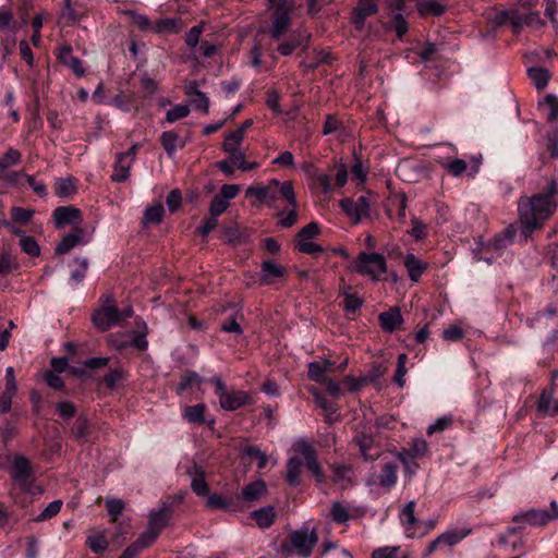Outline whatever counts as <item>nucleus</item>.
Wrapping results in <instances>:
<instances>
[{
	"mask_svg": "<svg viewBox=\"0 0 558 558\" xmlns=\"http://www.w3.org/2000/svg\"><path fill=\"white\" fill-rule=\"evenodd\" d=\"M205 412L206 405L204 403L190 405L183 410V418L189 423L203 425L205 423Z\"/></svg>",
	"mask_w": 558,
	"mask_h": 558,
	"instance_id": "f704fd0d",
	"label": "nucleus"
},
{
	"mask_svg": "<svg viewBox=\"0 0 558 558\" xmlns=\"http://www.w3.org/2000/svg\"><path fill=\"white\" fill-rule=\"evenodd\" d=\"M543 105H545L549 110L548 116H547V121L548 122L557 121L558 120V98L555 95L549 94L544 98L543 102H539V106H543Z\"/></svg>",
	"mask_w": 558,
	"mask_h": 558,
	"instance_id": "0e129e2a",
	"label": "nucleus"
},
{
	"mask_svg": "<svg viewBox=\"0 0 558 558\" xmlns=\"http://www.w3.org/2000/svg\"><path fill=\"white\" fill-rule=\"evenodd\" d=\"M15 327L13 320L3 322L0 318V351H4L10 342L11 330Z\"/></svg>",
	"mask_w": 558,
	"mask_h": 558,
	"instance_id": "bf43d9fd",
	"label": "nucleus"
},
{
	"mask_svg": "<svg viewBox=\"0 0 558 558\" xmlns=\"http://www.w3.org/2000/svg\"><path fill=\"white\" fill-rule=\"evenodd\" d=\"M159 534L147 526L146 531L143 532L138 538L130 544L122 553L126 558H135L140 553L149 547L157 538Z\"/></svg>",
	"mask_w": 558,
	"mask_h": 558,
	"instance_id": "aec40b11",
	"label": "nucleus"
},
{
	"mask_svg": "<svg viewBox=\"0 0 558 558\" xmlns=\"http://www.w3.org/2000/svg\"><path fill=\"white\" fill-rule=\"evenodd\" d=\"M11 478L15 488L32 502L34 498V478L32 476V464L25 457L21 454L12 457Z\"/></svg>",
	"mask_w": 558,
	"mask_h": 558,
	"instance_id": "0eeeda50",
	"label": "nucleus"
},
{
	"mask_svg": "<svg viewBox=\"0 0 558 558\" xmlns=\"http://www.w3.org/2000/svg\"><path fill=\"white\" fill-rule=\"evenodd\" d=\"M266 2L270 21L268 35L271 40H279L291 26L294 2L292 0H266Z\"/></svg>",
	"mask_w": 558,
	"mask_h": 558,
	"instance_id": "7ed1b4c3",
	"label": "nucleus"
},
{
	"mask_svg": "<svg viewBox=\"0 0 558 558\" xmlns=\"http://www.w3.org/2000/svg\"><path fill=\"white\" fill-rule=\"evenodd\" d=\"M206 508L210 510L222 509L227 511H236L239 509L238 505L233 500L227 499L217 493L208 495Z\"/></svg>",
	"mask_w": 558,
	"mask_h": 558,
	"instance_id": "72a5a7b5",
	"label": "nucleus"
},
{
	"mask_svg": "<svg viewBox=\"0 0 558 558\" xmlns=\"http://www.w3.org/2000/svg\"><path fill=\"white\" fill-rule=\"evenodd\" d=\"M396 457L403 464L405 474L412 476L418 468L416 458L405 451V448L397 451Z\"/></svg>",
	"mask_w": 558,
	"mask_h": 558,
	"instance_id": "a18cd8bd",
	"label": "nucleus"
},
{
	"mask_svg": "<svg viewBox=\"0 0 558 558\" xmlns=\"http://www.w3.org/2000/svg\"><path fill=\"white\" fill-rule=\"evenodd\" d=\"M317 542L318 535L315 529L312 531L307 529L296 530L291 532L288 538L281 542L278 553L283 558H289L293 554L306 558L312 555Z\"/></svg>",
	"mask_w": 558,
	"mask_h": 558,
	"instance_id": "20e7f679",
	"label": "nucleus"
},
{
	"mask_svg": "<svg viewBox=\"0 0 558 558\" xmlns=\"http://www.w3.org/2000/svg\"><path fill=\"white\" fill-rule=\"evenodd\" d=\"M165 209L161 204L148 207L144 213V222L159 225L163 219Z\"/></svg>",
	"mask_w": 558,
	"mask_h": 558,
	"instance_id": "8fccbe9b",
	"label": "nucleus"
},
{
	"mask_svg": "<svg viewBox=\"0 0 558 558\" xmlns=\"http://www.w3.org/2000/svg\"><path fill=\"white\" fill-rule=\"evenodd\" d=\"M442 168L452 177H460L468 169V165L463 159H452L442 165Z\"/></svg>",
	"mask_w": 558,
	"mask_h": 558,
	"instance_id": "13d9d810",
	"label": "nucleus"
},
{
	"mask_svg": "<svg viewBox=\"0 0 558 558\" xmlns=\"http://www.w3.org/2000/svg\"><path fill=\"white\" fill-rule=\"evenodd\" d=\"M537 411L550 416L558 414V404L554 400L551 392H542L537 402Z\"/></svg>",
	"mask_w": 558,
	"mask_h": 558,
	"instance_id": "4c0bfd02",
	"label": "nucleus"
},
{
	"mask_svg": "<svg viewBox=\"0 0 558 558\" xmlns=\"http://www.w3.org/2000/svg\"><path fill=\"white\" fill-rule=\"evenodd\" d=\"M404 267L411 281L417 282L422 275L427 270L428 265L417 258L414 254L409 253L404 257Z\"/></svg>",
	"mask_w": 558,
	"mask_h": 558,
	"instance_id": "a878e982",
	"label": "nucleus"
},
{
	"mask_svg": "<svg viewBox=\"0 0 558 558\" xmlns=\"http://www.w3.org/2000/svg\"><path fill=\"white\" fill-rule=\"evenodd\" d=\"M185 95L191 99L194 108L204 114L209 112V99L205 93L198 88L197 82H192L185 89Z\"/></svg>",
	"mask_w": 558,
	"mask_h": 558,
	"instance_id": "5701e85b",
	"label": "nucleus"
},
{
	"mask_svg": "<svg viewBox=\"0 0 558 558\" xmlns=\"http://www.w3.org/2000/svg\"><path fill=\"white\" fill-rule=\"evenodd\" d=\"M101 306L92 314V322L97 330L105 332L119 324V310L111 293L100 298Z\"/></svg>",
	"mask_w": 558,
	"mask_h": 558,
	"instance_id": "1a4fd4ad",
	"label": "nucleus"
},
{
	"mask_svg": "<svg viewBox=\"0 0 558 558\" xmlns=\"http://www.w3.org/2000/svg\"><path fill=\"white\" fill-rule=\"evenodd\" d=\"M84 230L81 227H74L72 230L63 235L59 244L56 246L54 253L63 255L69 253L73 247L83 242Z\"/></svg>",
	"mask_w": 558,
	"mask_h": 558,
	"instance_id": "412c9836",
	"label": "nucleus"
},
{
	"mask_svg": "<svg viewBox=\"0 0 558 558\" xmlns=\"http://www.w3.org/2000/svg\"><path fill=\"white\" fill-rule=\"evenodd\" d=\"M302 465L303 461L299 457L288 459L284 480L290 486L296 487L301 484Z\"/></svg>",
	"mask_w": 558,
	"mask_h": 558,
	"instance_id": "bb28decb",
	"label": "nucleus"
},
{
	"mask_svg": "<svg viewBox=\"0 0 558 558\" xmlns=\"http://www.w3.org/2000/svg\"><path fill=\"white\" fill-rule=\"evenodd\" d=\"M202 383L201 377L197 373L191 369H186L182 373L180 381L177 386L178 393H182L193 385H199Z\"/></svg>",
	"mask_w": 558,
	"mask_h": 558,
	"instance_id": "c03bdc74",
	"label": "nucleus"
},
{
	"mask_svg": "<svg viewBox=\"0 0 558 558\" xmlns=\"http://www.w3.org/2000/svg\"><path fill=\"white\" fill-rule=\"evenodd\" d=\"M276 510L272 506L263 507L251 513V518L260 529L270 527L276 520Z\"/></svg>",
	"mask_w": 558,
	"mask_h": 558,
	"instance_id": "7c9ffc66",
	"label": "nucleus"
},
{
	"mask_svg": "<svg viewBox=\"0 0 558 558\" xmlns=\"http://www.w3.org/2000/svg\"><path fill=\"white\" fill-rule=\"evenodd\" d=\"M71 433L77 442L85 444L89 437L87 418L84 416H78L71 428Z\"/></svg>",
	"mask_w": 558,
	"mask_h": 558,
	"instance_id": "58836bf2",
	"label": "nucleus"
},
{
	"mask_svg": "<svg viewBox=\"0 0 558 558\" xmlns=\"http://www.w3.org/2000/svg\"><path fill=\"white\" fill-rule=\"evenodd\" d=\"M400 519L404 525L405 532L409 537L417 535L415 524L417 519L415 517V502L409 501L401 511Z\"/></svg>",
	"mask_w": 558,
	"mask_h": 558,
	"instance_id": "c756f323",
	"label": "nucleus"
},
{
	"mask_svg": "<svg viewBox=\"0 0 558 558\" xmlns=\"http://www.w3.org/2000/svg\"><path fill=\"white\" fill-rule=\"evenodd\" d=\"M344 300L342 302V307L345 312L355 313L363 305V300L356 293L352 292V288L347 286L343 291Z\"/></svg>",
	"mask_w": 558,
	"mask_h": 558,
	"instance_id": "ea45409f",
	"label": "nucleus"
},
{
	"mask_svg": "<svg viewBox=\"0 0 558 558\" xmlns=\"http://www.w3.org/2000/svg\"><path fill=\"white\" fill-rule=\"evenodd\" d=\"M535 187V194L522 196L518 202L520 230L525 239L543 228L558 207V182L554 177L542 178Z\"/></svg>",
	"mask_w": 558,
	"mask_h": 558,
	"instance_id": "f257e3e1",
	"label": "nucleus"
},
{
	"mask_svg": "<svg viewBox=\"0 0 558 558\" xmlns=\"http://www.w3.org/2000/svg\"><path fill=\"white\" fill-rule=\"evenodd\" d=\"M308 391L314 397L316 405L326 411L327 415L333 414L337 411L336 404L328 401L318 388L311 387Z\"/></svg>",
	"mask_w": 558,
	"mask_h": 558,
	"instance_id": "37998d69",
	"label": "nucleus"
},
{
	"mask_svg": "<svg viewBox=\"0 0 558 558\" xmlns=\"http://www.w3.org/2000/svg\"><path fill=\"white\" fill-rule=\"evenodd\" d=\"M333 362L330 360H322L311 362L307 366V378L320 384L327 378V373L331 369Z\"/></svg>",
	"mask_w": 558,
	"mask_h": 558,
	"instance_id": "393cba45",
	"label": "nucleus"
},
{
	"mask_svg": "<svg viewBox=\"0 0 558 558\" xmlns=\"http://www.w3.org/2000/svg\"><path fill=\"white\" fill-rule=\"evenodd\" d=\"M405 451H408L410 454H412L416 459H420L427 453L428 445L423 438H415L410 444V447L405 448Z\"/></svg>",
	"mask_w": 558,
	"mask_h": 558,
	"instance_id": "680f3d73",
	"label": "nucleus"
},
{
	"mask_svg": "<svg viewBox=\"0 0 558 558\" xmlns=\"http://www.w3.org/2000/svg\"><path fill=\"white\" fill-rule=\"evenodd\" d=\"M378 12L377 0H359L352 10L351 23L355 29L362 31L365 26L367 17L375 15Z\"/></svg>",
	"mask_w": 558,
	"mask_h": 558,
	"instance_id": "4468645a",
	"label": "nucleus"
},
{
	"mask_svg": "<svg viewBox=\"0 0 558 558\" xmlns=\"http://www.w3.org/2000/svg\"><path fill=\"white\" fill-rule=\"evenodd\" d=\"M558 519V506L556 501L550 502V511L531 509L525 513L513 517L515 523H526L533 526L546 525L549 521Z\"/></svg>",
	"mask_w": 558,
	"mask_h": 558,
	"instance_id": "f8f14e48",
	"label": "nucleus"
},
{
	"mask_svg": "<svg viewBox=\"0 0 558 558\" xmlns=\"http://www.w3.org/2000/svg\"><path fill=\"white\" fill-rule=\"evenodd\" d=\"M527 75L537 89H544L550 78L549 71L545 68H530Z\"/></svg>",
	"mask_w": 558,
	"mask_h": 558,
	"instance_id": "a19ab883",
	"label": "nucleus"
},
{
	"mask_svg": "<svg viewBox=\"0 0 558 558\" xmlns=\"http://www.w3.org/2000/svg\"><path fill=\"white\" fill-rule=\"evenodd\" d=\"M137 328L141 330L132 340V345L141 351H144L147 349L148 342L146 340L147 336V326L146 323L143 320L136 322Z\"/></svg>",
	"mask_w": 558,
	"mask_h": 558,
	"instance_id": "4d7b16f0",
	"label": "nucleus"
},
{
	"mask_svg": "<svg viewBox=\"0 0 558 558\" xmlns=\"http://www.w3.org/2000/svg\"><path fill=\"white\" fill-rule=\"evenodd\" d=\"M267 485L263 480L251 482L242 488L241 498L246 502H255L266 496Z\"/></svg>",
	"mask_w": 558,
	"mask_h": 558,
	"instance_id": "b1692460",
	"label": "nucleus"
},
{
	"mask_svg": "<svg viewBox=\"0 0 558 558\" xmlns=\"http://www.w3.org/2000/svg\"><path fill=\"white\" fill-rule=\"evenodd\" d=\"M352 441L359 448L360 454L365 461H374L379 458V447L372 435L360 433L354 436Z\"/></svg>",
	"mask_w": 558,
	"mask_h": 558,
	"instance_id": "f3484780",
	"label": "nucleus"
},
{
	"mask_svg": "<svg viewBox=\"0 0 558 558\" xmlns=\"http://www.w3.org/2000/svg\"><path fill=\"white\" fill-rule=\"evenodd\" d=\"M86 545L95 554H102L109 547V542L105 531L97 532L87 536Z\"/></svg>",
	"mask_w": 558,
	"mask_h": 558,
	"instance_id": "e433bc0d",
	"label": "nucleus"
},
{
	"mask_svg": "<svg viewBox=\"0 0 558 558\" xmlns=\"http://www.w3.org/2000/svg\"><path fill=\"white\" fill-rule=\"evenodd\" d=\"M472 532L471 529L451 530L438 535L429 542L422 554V558H428L436 550L444 546L453 547Z\"/></svg>",
	"mask_w": 558,
	"mask_h": 558,
	"instance_id": "ddd939ff",
	"label": "nucleus"
},
{
	"mask_svg": "<svg viewBox=\"0 0 558 558\" xmlns=\"http://www.w3.org/2000/svg\"><path fill=\"white\" fill-rule=\"evenodd\" d=\"M260 284L271 286L279 279L287 276L288 271L283 265L276 263L274 259L263 260L260 265Z\"/></svg>",
	"mask_w": 558,
	"mask_h": 558,
	"instance_id": "a211bd4d",
	"label": "nucleus"
},
{
	"mask_svg": "<svg viewBox=\"0 0 558 558\" xmlns=\"http://www.w3.org/2000/svg\"><path fill=\"white\" fill-rule=\"evenodd\" d=\"M34 214V210L25 209L23 207L11 208V218L14 223L26 225L32 220Z\"/></svg>",
	"mask_w": 558,
	"mask_h": 558,
	"instance_id": "5fc2aeb1",
	"label": "nucleus"
},
{
	"mask_svg": "<svg viewBox=\"0 0 558 558\" xmlns=\"http://www.w3.org/2000/svg\"><path fill=\"white\" fill-rule=\"evenodd\" d=\"M399 465L397 462L387 461L381 464L378 474L375 476V484L381 488L390 490L398 481Z\"/></svg>",
	"mask_w": 558,
	"mask_h": 558,
	"instance_id": "6ab92c4d",
	"label": "nucleus"
},
{
	"mask_svg": "<svg viewBox=\"0 0 558 558\" xmlns=\"http://www.w3.org/2000/svg\"><path fill=\"white\" fill-rule=\"evenodd\" d=\"M54 192L60 197L71 196L76 192L75 179H59L54 185Z\"/></svg>",
	"mask_w": 558,
	"mask_h": 558,
	"instance_id": "de8ad7c7",
	"label": "nucleus"
},
{
	"mask_svg": "<svg viewBox=\"0 0 558 558\" xmlns=\"http://www.w3.org/2000/svg\"><path fill=\"white\" fill-rule=\"evenodd\" d=\"M408 362V355L405 353H401L398 355L397 360V369L393 376V381L398 385V387L402 388L405 385L404 376L408 372L405 365Z\"/></svg>",
	"mask_w": 558,
	"mask_h": 558,
	"instance_id": "603ef678",
	"label": "nucleus"
},
{
	"mask_svg": "<svg viewBox=\"0 0 558 558\" xmlns=\"http://www.w3.org/2000/svg\"><path fill=\"white\" fill-rule=\"evenodd\" d=\"M244 137L241 135V131H231L225 134L221 148L228 155L235 154L240 149Z\"/></svg>",
	"mask_w": 558,
	"mask_h": 558,
	"instance_id": "c9c22d12",
	"label": "nucleus"
},
{
	"mask_svg": "<svg viewBox=\"0 0 558 558\" xmlns=\"http://www.w3.org/2000/svg\"><path fill=\"white\" fill-rule=\"evenodd\" d=\"M171 518V511L168 508H161L149 515L148 527L155 530L158 534L168 525Z\"/></svg>",
	"mask_w": 558,
	"mask_h": 558,
	"instance_id": "473e14b6",
	"label": "nucleus"
},
{
	"mask_svg": "<svg viewBox=\"0 0 558 558\" xmlns=\"http://www.w3.org/2000/svg\"><path fill=\"white\" fill-rule=\"evenodd\" d=\"M133 165L131 159L124 157V155L117 154L116 162L113 165V171L110 177L113 182H125L130 178V170Z\"/></svg>",
	"mask_w": 558,
	"mask_h": 558,
	"instance_id": "cd10ccee",
	"label": "nucleus"
},
{
	"mask_svg": "<svg viewBox=\"0 0 558 558\" xmlns=\"http://www.w3.org/2000/svg\"><path fill=\"white\" fill-rule=\"evenodd\" d=\"M416 10L422 17L441 16L446 12V5L436 0H423L417 2Z\"/></svg>",
	"mask_w": 558,
	"mask_h": 558,
	"instance_id": "2f4dec72",
	"label": "nucleus"
},
{
	"mask_svg": "<svg viewBox=\"0 0 558 558\" xmlns=\"http://www.w3.org/2000/svg\"><path fill=\"white\" fill-rule=\"evenodd\" d=\"M295 450L302 456L307 470L315 477L317 484L326 483V475L318 461L316 449L306 440H300L295 445Z\"/></svg>",
	"mask_w": 558,
	"mask_h": 558,
	"instance_id": "9d476101",
	"label": "nucleus"
},
{
	"mask_svg": "<svg viewBox=\"0 0 558 558\" xmlns=\"http://www.w3.org/2000/svg\"><path fill=\"white\" fill-rule=\"evenodd\" d=\"M229 156L235 167L244 172L255 170L259 167V162L257 161H247L245 153L241 149L235 154H230Z\"/></svg>",
	"mask_w": 558,
	"mask_h": 558,
	"instance_id": "79ce46f5",
	"label": "nucleus"
},
{
	"mask_svg": "<svg viewBox=\"0 0 558 558\" xmlns=\"http://www.w3.org/2000/svg\"><path fill=\"white\" fill-rule=\"evenodd\" d=\"M329 515L338 524H344L350 519L348 508L340 501L332 502Z\"/></svg>",
	"mask_w": 558,
	"mask_h": 558,
	"instance_id": "49530a36",
	"label": "nucleus"
},
{
	"mask_svg": "<svg viewBox=\"0 0 558 558\" xmlns=\"http://www.w3.org/2000/svg\"><path fill=\"white\" fill-rule=\"evenodd\" d=\"M178 134L172 131H166L160 136V143L168 155L173 154L177 148Z\"/></svg>",
	"mask_w": 558,
	"mask_h": 558,
	"instance_id": "69168bd1",
	"label": "nucleus"
},
{
	"mask_svg": "<svg viewBox=\"0 0 558 558\" xmlns=\"http://www.w3.org/2000/svg\"><path fill=\"white\" fill-rule=\"evenodd\" d=\"M400 547H383L373 551L372 558H408L407 555L399 556Z\"/></svg>",
	"mask_w": 558,
	"mask_h": 558,
	"instance_id": "774afa93",
	"label": "nucleus"
},
{
	"mask_svg": "<svg viewBox=\"0 0 558 558\" xmlns=\"http://www.w3.org/2000/svg\"><path fill=\"white\" fill-rule=\"evenodd\" d=\"M339 206L353 225L360 223L371 215V203L366 196H360L357 199L345 197L340 201Z\"/></svg>",
	"mask_w": 558,
	"mask_h": 558,
	"instance_id": "9b49d317",
	"label": "nucleus"
},
{
	"mask_svg": "<svg viewBox=\"0 0 558 558\" xmlns=\"http://www.w3.org/2000/svg\"><path fill=\"white\" fill-rule=\"evenodd\" d=\"M215 385V393L219 398L220 407L226 411H236L238 409L253 403L252 395L247 391L228 389L220 377L210 378Z\"/></svg>",
	"mask_w": 558,
	"mask_h": 558,
	"instance_id": "423d86ee",
	"label": "nucleus"
},
{
	"mask_svg": "<svg viewBox=\"0 0 558 558\" xmlns=\"http://www.w3.org/2000/svg\"><path fill=\"white\" fill-rule=\"evenodd\" d=\"M190 114V108L187 105H177L166 113V121L173 123L180 119H183Z\"/></svg>",
	"mask_w": 558,
	"mask_h": 558,
	"instance_id": "e2e57ef3",
	"label": "nucleus"
},
{
	"mask_svg": "<svg viewBox=\"0 0 558 558\" xmlns=\"http://www.w3.org/2000/svg\"><path fill=\"white\" fill-rule=\"evenodd\" d=\"M245 456L256 459L257 460V468L264 469L267 465L268 458L265 452H263L258 447L256 446H247L244 449Z\"/></svg>",
	"mask_w": 558,
	"mask_h": 558,
	"instance_id": "338daca9",
	"label": "nucleus"
},
{
	"mask_svg": "<svg viewBox=\"0 0 558 558\" xmlns=\"http://www.w3.org/2000/svg\"><path fill=\"white\" fill-rule=\"evenodd\" d=\"M246 197H254L259 204L272 206L275 202L282 198L289 206H298L296 196L292 181L280 183L271 179L266 185L258 184L246 189Z\"/></svg>",
	"mask_w": 558,
	"mask_h": 558,
	"instance_id": "f03ea898",
	"label": "nucleus"
},
{
	"mask_svg": "<svg viewBox=\"0 0 558 558\" xmlns=\"http://www.w3.org/2000/svg\"><path fill=\"white\" fill-rule=\"evenodd\" d=\"M191 487L197 496L208 495L209 487L202 471H197V474L192 478Z\"/></svg>",
	"mask_w": 558,
	"mask_h": 558,
	"instance_id": "052dcab7",
	"label": "nucleus"
},
{
	"mask_svg": "<svg viewBox=\"0 0 558 558\" xmlns=\"http://www.w3.org/2000/svg\"><path fill=\"white\" fill-rule=\"evenodd\" d=\"M311 189H320L323 193L329 194L332 191L331 178L320 171L311 180Z\"/></svg>",
	"mask_w": 558,
	"mask_h": 558,
	"instance_id": "09e8293b",
	"label": "nucleus"
},
{
	"mask_svg": "<svg viewBox=\"0 0 558 558\" xmlns=\"http://www.w3.org/2000/svg\"><path fill=\"white\" fill-rule=\"evenodd\" d=\"M320 233V227L317 222H310L304 226L296 234V242L310 241Z\"/></svg>",
	"mask_w": 558,
	"mask_h": 558,
	"instance_id": "864d4df0",
	"label": "nucleus"
},
{
	"mask_svg": "<svg viewBox=\"0 0 558 558\" xmlns=\"http://www.w3.org/2000/svg\"><path fill=\"white\" fill-rule=\"evenodd\" d=\"M134 93H120L112 99V104L123 111H129L134 106Z\"/></svg>",
	"mask_w": 558,
	"mask_h": 558,
	"instance_id": "6e6d98bb",
	"label": "nucleus"
},
{
	"mask_svg": "<svg viewBox=\"0 0 558 558\" xmlns=\"http://www.w3.org/2000/svg\"><path fill=\"white\" fill-rule=\"evenodd\" d=\"M57 59L60 63L68 66L75 76L82 77L85 75V68L83 62L81 59L73 56V49L70 45L62 44L58 46Z\"/></svg>",
	"mask_w": 558,
	"mask_h": 558,
	"instance_id": "2eb2a0df",
	"label": "nucleus"
},
{
	"mask_svg": "<svg viewBox=\"0 0 558 558\" xmlns=\"http://www.w3.org/2000/svg\"><path fill=\"white\" fill-rule=\"evenodd\" d=\"M106 508L111 522H117L119 515L123 512L125 504L122 499L108 498L106 500Z\"/></svg>",
	"mask_w": 558,
	"mask_h": 558,
	"instance_id": "3c124183",
	"label": "nucleus"
},
{
	"mask_svg": "<svg viewBox=\"0 0 558 558\" xmlns=\"http://www.w3.org/2000/svg\"><path fill=\"white\" fill-rule=\"evenodd\" d=\"M378 322L384 331L391 333L403 323V317L400 308L395 306L380 313Z\"/></svg>",
	"mask_w": 558,
	"mask_h": 558,
	"instance_id": "4be33fe9",
	"label": "nucleus"
},
{
	"mask_svg": "<svg viewBox=\"0 0 558 558\" xmlns=\"http://www.w3.org/2000/svg\"><path fill=\"white\" fill-rule=\"evenodd\" d=\"M352 268L355 272L377 281L387 271V262L383 254L361 252Z\"/></svg>",
	"mask_w": 558,
	"mask_h": 558,
	"instance_id": "6e6552de",
	"label": "nucleus"
},
{
	"mask_svg": "<svg viewBox=\"0 0 558 558\" xmlns=\"http://www.w3.org/2000/svg\"><path fill=\"white\" fill-rule=\"evenodd\" d=\"M53 219L57 228H63L70 225L74 228L80 227L83 222V215L78 208L73 206H61L54 209Z\"/></svg>",
	"mask_w": 558,
	"mask_h": 558,
	"instance_id": "dca6fc26",
	"label": "nucleus"
},
{
	"mask_svg": "<svg viewBox=\"0 0 558 558\" xmlns=\"http://www.w3.org/2000/svg\"><path fill=\"white\" fill-rule=\"evenodd\" d=\"M332 471L331 482L333 484H341L343 487L353 483L350 474L353 473V468L350 464L332 463L330 464Z\"/></svg>",
	"mask_w": 558,
	"mask_h": 558,
	"instance_id": "c85d7f7f",
	"label": "nucleus"
},
{
	"mask_svg": "<svg viewBox=\"0 0 558 558\" xmlns=\"http://www.w3.org/2000/svg\"><path fill=\"white\" fill-rule=\"evenodd\" d=\"M19 3L16 17L9 7L0 8V32L5 29L17 32L28 23L35 26V17L32 15V0H20Z\"/></svg>",
	"mask_w": 558,
	"mask_h": 558,
	"instance_id": "39448f33",
	"label": "nucleus"
}]
</instances>
